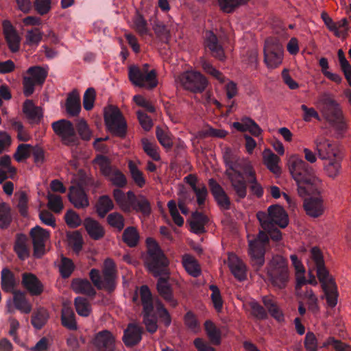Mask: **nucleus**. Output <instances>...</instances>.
I'll return each mask as SVG.
<instances>
[{
    "instance_id": "obj_1",
    "label": "nucleus",
    "mask_w": 351,
    "mask_h": 351,
    "mask_svg": "<svg viewBox=\"0 0 351 351\" xmlns=\"http://www.w3.org/2000/svg\"><path fill=\"white\" fill-rule=\"evenodd\" d=\"M147 254L144 264L154 277H158L156 287L160 295L172 307L178 304L173 296V289L169 282V260L155 239L148 237L146 239Z\"/></svg>"
},
{
    "instance_id": "obj_2",
    "label": "nucleus",
    "mask_w": 351,
    "mask_h": 351,
    "mask_svg": "<svg viewBox=\"0 0 351 351\" xmlns=\"http://www.w3.org/2000/svg\"><path fill=\"white\" fill-rule=\"evenodd\" d=\"M288 165L289 171L296 182L300 196L319 194L322 181L315 176L312 167L298 156H292Z\"/></svg>"
},
{
    "instance_id": "obj_3",
    "label": "nucleus",
    "mask_w": 351,
    "mask_h": 351,
    "mask_svg": "<svg viewBox=\"0 0 351 351\" xmlns=\"http://www.w3.org/2000/svg\"><path fill=\"white\" fill-rule=\"evenodd\" d=\"M311 258L313 263V267L316 270L317 278L322 284L327 304L330 308H333L337 304V287L335 280L325 266L324 256L318 247H313L311 249Z\"/></svg>"
},
{
    "instance_id": "obj_4",
    "label": "nucleus",
    "mask_w": 351,
    "mask_h": 351,
    "mask_svg": "<svg viewBox=\"0 0 351 351\" xmlns=\"http://www.w3.org/2000/svg\"><path fill=\"white\" fill-rule=\"evenodd\" d=\"M267 276L271 285L278 289H284L289 280L287 260L282 256H274L267 266Z\"/></svg>"
},
{
    "instance_id": "obj_5",
    "label": "nucleus",
    "mask_w": 351,
    "mask_h": 351,
    "mask_svg": "<svg viewBox=\"0 0 351 351\" xmlns=\"http://www.w3.org/2000/svg\"><path fill=\"white\" fill-rule=\"evenodd\" d=\"M261 227L264 230H269L274 225L285 228L289 223L288 215L285 209L278 205L269 206L267 213L259 211L256 214Z\"/></svg>"
},
{
    "instance_id": "obj_6",
    "label": "nucleus",
    "mask_w": 351,
    "mask_h": 351,
    "mask_svg": "<svg viewBox=\"0 0 351 351\" xmlns=\"http://www.w3.org/2000/svg\"><path fill=\"white\" fill-rule=\"evenodd\" d=\"M149 65L145 64L143 68L131 66L128 71V77L136 86L152 89L158 84L155 70L148 71Z\"/></svg>"
},
{
    "instance_id": "obj_7",
    "label": "nucleus",
    "mask_w": 351,
    "mask_h": 351,
    "mask_svg": "<svg viewBox=\"0 0 351 351\" xmlns=\"http://www.w3.org/2000/svg\"><path fill=\"white\" fill-rule=\"evenodd\" d=\"M93 162L99 167L102 174L107 177L114 186L124 188L127 185L128 180L125 176L119 169L111 166V161L107 156L97 155L93 160Z\"/></svg>"
},
{
    "instance_id": "obj_8",
    "label": "nucleus",
    "mask_w": 351,
    "mask_h": 351,
    "mask_svg": "<svg viewBox=\"0 0 351 351\" xmlns=\"http://www.w3.org/2000/svg\"><path fill=\"white\" fill-rule=\"evenodd\" d=\"M269 234L265 230L259 232L254 241L249 243V254L251 257L252 265L254 268L258 270L265 263V245L269 242Z\"/></svg>"
},
{
    "instance_id": "obj_9",
    "label": "nucleus",
    "mask_w": 351,
    "mask_h": 351,
    "mask_svg": "<svg viewBox=\"0 0 351 351\" xmlns=\"http://www.w3.org/2000/svg\"><path fill=\"white\" fill-rule=\"evenodd\" d=\"M51 127L62 143L67 146H74L78 143V137L73 124L67 119H60L51 123Z\"/></svg>"
},
{
    "instance_id": "obj_10",
    "label": "nucleus",
    "mask_w": 351,
    "mask_h": 351,
    "mask_svg": "<svg viewBox=\"0 0 351 351\" xmlns=\"http://www.w3.org/2000/svg\"><path fill=\"white\" fill-rule=\"evenodd\" d=\"M182 86L195 93H201L206 89L208 80L204 75L197 71H187L180 77Z\"/></svg>"
},
{
    "instance_id": "obj_11",
    "label": "nucleus",
    "mask_w": 351,
    "mask_h": 351,
    "mask_svg": "<svg viewBox=\"0 0 351 351\" xmlns=\"http://www.w3.org/2000/svg\"><path fill=\"white\" fill-rule=\"evenodd\" d=\"M104 121L110 132L119 137L125 136L127 130L126 122L119 109L114 108L106 112Z\"/></svg>"
},
{
    "instance_id": "obj_12",
    "label": "nucleus",
    "mask_w": 351,
    "mask_h": 351,
    "mask_svg": "<svg viewBox=\"0 0 351 351\" xmlns=\"http://www.w3.org/2000/svg\"><path fill=\"white\" fill-rule=\"evenodd\" d=\"M283 49L281 45L272 40H266L264 47V60L271 69L278 66L282 60Z\"/></svg>"
},
{
    "instance_id": "obj_13",
    "label": "nucleus",
    "mask_w": 351,
    "mask_h": 351,
    "mask_svg": "<svg viewBox=\"0 0 351 351\" xmlns=\"http://www.w3.org/2000/svg\"><path fill=\"white\" fill-rule=\"evenodd\" d=\"M29 235L34 248V256L41 258L45 254V242L49 237V232L36 226L31 229Z\"/></svg>"
},
{
    "instance_id": "obj_14",
    "label": "nucleus",
    "mask_w": 351,
    "mask_h": 351,
    "mask_svg": "<svg viewBox=\"0 0 351 351\" xmlns=\"http://www.w3.org/2000/svg\"><path fill=\"white\" fill-rule=\"evenodd\" d=\"M321 101L323 104L322 113L328 122L337 121L342 117L343 112L339 104L329 94L325 93Z\"/></svg>"
},
{
    "instance_id": "obj_15",
    "label": "nucleus",
    "mask_w": 351,
    "mask_h": 351,
    "mask_svg": "<svg viewBox=\"0 0 351 351\" xmlns=\"http://www.w3.org/2000/svg\"><path fill=\"white\" fill-rule=\"evenodd\" d=\"M128 196L129 201L128 213L132 210L136 213H141L145 216H149L151 214V204L145 195L141 194L136 195L132 191H129Z\"/></svg>"
},
{
    "instance_id": "obj_16",
    "label": "nucleus",
    "mask_w": 351,
    "mask_h": 351,
    "mask_svg": "<svg viewBox=\"0 0 351 351\" xmlns=\"http://www.w3.org/2000/svg\"><path fill=\"white\" fill-rule=\"evenodd\" d=\"M95 351H114L115 338L108 330L98 332L93 339Z\"/></svg>"
},
{
    "instance_id": "obj_17",
    "label": "nucleus",
    "mask_w": 351,
    "mask_h": 351,
    "mask_svg": "<svg viewBox=\"0 0 351 351\" xmlns=\"http://www.w3.org/2000/svg\"><path fill=\"white\" fill-rule=\"evenodd\" d=\"M205 45L215 58L223 61L226 59L224 49L217 35L212 31H206L204 34Z\"/></svg>"
},
{
    "instance_id": "obj_18",
    "label": "nucleus",
    "mask_w": 351,
    "mask_h": 351,
    "mask_svg": "<svg viewBox=\"0 0 351 351\" xmlns=\"http://www.w3.org/2000/svg\"><path fill=\"white\" fill-rule=\"evenodd\" d=\"M102 273V289H105L109 293L112 292L116 288V269L115 265L112 259L107 258L104 261V266Z\"/></svg>"
},
{
    "instance_id": "obj_19",
    "label": "nucleus",
    "mask_w": 351,
    "mask_h": 351,
    "mask_svg": "<svg viewBox=\"0 0 351 351\" xmlns=\"http://www.w3.org/2000/svg\"><path fill=\"white\" fill-rule=\"evenodd\" d=\"M208 186L215 200L217 202L220 208L229 210L230 208L231 202L221 185L214 178H210L208 180Z\"/></svg>"
},
{
    "instance_id": "obj_20",
    "label": "nucleus",
    "mask_w": 351,
    "mask_h": 351,
    "mask_svg": "<svg viewBox=\"0 0 351 351\" xmlns=\"http://www.w3.org/2000/svg\"><path fill=\"white\" fill-rule=\"evenodd\" d=\"M14 252L21 261H25L30 256L31 245L29 238L25 234L17 233L13 246Z\"/></svg>"
},
{
    "instance_id": "obj_21",
    "label": "nucleus",
    "mask_w": 351,
    "mask_h": 351,
    "mask_svg": "<svg viewBox=\"0 0 351 351\" xmlns=\"http://www.w3.org/2000/svg\"><path fill=\"white\" fill-rule=\"evenodd\" d=\"M314 145L315 150L321 160H330L336 157L337 151L335 146L328 139L317 138L315 140Z\"/></svg>"
},
{
    "instance_id": "obj_22",
    "label": "nucleus",
    "mask_w": 351,
    "mask_h": 351,
    "mask_svg": "<svg viewBox=\"0 0 351 351\" xmlns=\"http://www.w3.org/2000/svg\"><path fill=\"white\" fill-rule=\"evenodd\" d=\"M3 29L10 50L13 53L17 52L19 50L21 38L16 30L12 23L6 20L3 22Z\"/></svg>"
},
{
    "instance_id": "obj_23",
    "label": "nucleus",
    "mask_w": 351,
    "mask_h": 351,
    "mask_svg": "<svg viewBox=\"0 0 351 351\" xmlns=\"http://www.w3.org/2000/svg\"><path fill=\"white\" fill-rule=\"evenodd\" d=\"M21 284L32 295H39L43 291V285L37 276L32 273L22 274Z\"/></svg>"
},
{
    "instance_id": "obj_24",
    "label": "nucleus",
    "mask_w": 351,
    "mask_h": 351,
    "mask_svg": "<svg viewBox=\"0 0 351 351\" xmlns=\"http://www.w3.org/2000/svg\"><path fill=\"white\" fill-rule=\"evenodd\" d=\"M68 197L77 208H84L89 205L87 195L81 186H71L69 189Z\"/></svg>"
},
{
    "instance_id": "obj_25",
    "label": "nucleus",
    "mask_w": 351,
    "mask_h": 351,
    "mask_svg": "<svg viewBox=\"0 0 351 351\" xmlns=\"http://www.w3.org/2000/svg\"><path fill=\"white\" fill-rule=\"evenodd\" d=\"M143 328L134 324H130L124 330L123 341L126 346L132 347L138 344L141 339Z\"/></svg>"
},
{
    "instance_id": "obj_26",
    "label": "nucleus",
    "mask_w": 351,
    "mask_h": 351,
    "mask_svg": "<svg viewBox=\"0 0 351 351\" xmlns=\"http://www.w3.org/2000/svg\"><path fill=\"white\" fill-rule=\"evenodd\" d=\"M254 170L249 162L245 161L244 160L238 157L229 167L226 169L225 174L226 176H229V173L233 176L237 174L245 175L247 177L250 174H252Z\"/></svg>"
},
{
    "instance_id": "obj_27",
    "label": "nucleus",
    "mask_w": 351,
    "mask_h": 351,
    "mask_svg": "<svg viewBox=\"0 0 351 351\" xmlns=\"http://www.w3.org/2000/svg\"><path fill=\"white\" fill-rule=\"evenodd\" d=\"M304 208L308 215L318 217L324 212L323 201L318 196H311L304 199Z\"/></svg>"
},
{
    "instance_id": "obj_28",
    "label": "nucleus",
    "mask_w": 351,
    "mask_h": 351,
    "mask_svg": "<svg viewBox=\"0 0 351 351\" xmlns=\"http://www.w3.org/2000/svg\"><path fill=\"white\" fill-rule=\"evenodd\" d=\"M23 112L30 124L38 123L43 116L42 108L36 106L29 99L24 102Z\"/></svg>"
},
{
    "instance_id": "obj_29",
    "label": "nucleus",
    "mask_w": 351,
    "mask_h": 351,
    "mask_svg": "<svg viewBox=\"0 0 351 351\" xmlns=\"http://www.w3.org/2000/svg\"><path fill=\"white\" fill-rule=\"evenodd\" d=\"M233 127L239 132L249 131L254 136H258L263 132L259 125L248 117L242 118L241 123L234 122Z\"/></svg>"
},
{
    "instance_id": "obj_30",
    "label": "nucleus",
    "mask_w": 351,
    "mask_h": 351,
    "mask_svg": "<svg viewBox=\"0 0 351 351\" xmlns=\"http://www.w3.org/2000/svg\"><path fill=\"white\" fill-rule=\"evenodd\" d=\"M83 224L91 239L99 240L104 237L105 230L97 221L90 217H87L84 219Z\"/></svg>"
},
{
    "instance_id": "obj_31",
    "label": "nucleus",
    "mask_w": 351,
    "mask_h": 351,
    "mask_svg": "<svg viewBox=\"0 0 351 351\" xmlns=\"http://www.w3.org/2000/svg\"><path fill=\"white\" fill-rule=\"evenodd\" d=\"M230 180L232 187L235 191L237 195L243 199L247 195V184L245 180L244 175L237 174L233 176L229 173V176H227Z\"/></svg>"
},
{
    "instance_id": "obj_32",
    "label": "nucleus",
    "mask_w": 351,
    "mask_h": 351,
    "mask_svg": "<svg viewBox=\"0 0 351 351\" xmlns=\"http://www.w3.org/2000/svg\"><path fill=\"white\" fill-rule=\"evenodd\" d=\"M189 221L191 230L195 234H202L206 232L205 225L208 223V217L202 213L195 211L192 213Z\"/></svg>"
},
{
    "instance_id": "obj_33",
    "label": "nucleus",
    "mask_w": 351,
    "mask_h": 351,
    "mask_svg": "<svg viewBox=\"0 0 351 351\" xmlns=\"http://www.w3.org/2000/svg\"><path fill=\"white\" fill-rule=\"evenodd\" d=\"M72 288L77 293L84 294L90 297L96 295V291L91 283L86 279H74L72 281Z\"/></svg>"
},
{
    "instance_id": "obj_34",
    "label": "nucleus",
    "mask_w": 351,
    "mask_h": 351,
    "mask_svg": "<svg viewBox=\"0 0 351 351\" xmlns=\"http://www.w3.org/2000/svg\"><path fill=\"white\" fill-rule=\"evenodd\" d=\"M182 263L186 272L194 278L201 274V269L197 261L190 254H184L182 256Z\"/></svg>"
},
{
    "instance_id": "obj_35",
    "label": "nucleus",
    "mask_w": 351,
    "mask_h": 351,
    "mask_svg": "<svg viewBox=\"0 0 351 351\" xmlns=\"http://www.w3.org/2000/svg\"><path fill=\"white\" fill-rule=\"evenodd\" d=\"M13 302L15 308L21 313L28 314L32 311V304L26 298L25 293L21 291L14 292Z\"/></svg>"
},
{
    "instance_id": "obj_36",
    "label": "nucleus",
    "mask_w": 351,
    "mask_h": 351,
    "mask_svg": "<svg viewBox=\"0 0 351 351\" xmlns=\"http://www.w3.org/2000/svg\"><path fill=\"white\" fill-rule=\"evenodd\" d=\"M12 220L13 217L10 205L4 202H0V229H8Z\"/></svg>"
},
{
    "instance_id": "obj_37",
    "label": "nucleus",
    "mask_w": 351,
    "mask_h": 351,
    "mask_svg": "<svg viewBox=\"0 0 351 351\" xmlns=\"http://www.w3.org/2000/svg\"><path fill=\"white\" fill-rule=\"evenodd\" d=\"M95 208L99 217L104 218L108 212L114 208V203L108 195H101L98 199Z\"/></svg>"
},
{
    "instance_id": "obj_38",
    "label": "nucleus",
    "mask_w": 351,
    "mask_h": 351,
    "mask_svg": "<svg viewBox=\"0 0 351 351\" xmlns=\"http://www.w3.org/2000/svg\"><path fill=\"white\" fill-rule=\"evenodd\" d=\"M66 112L71 116H77L81 110L80 99L79 94L72 92L69 94L66 103Z\"/></svg>"
},
{
    "instance_id": "obj_39",
    "label": "nucleus",
    "mask_w": 351,
    "mask_h": 351,
    "mask_svg": "<svg viewBox=\"0 0 351 351\" xmlns=\"http://www.w3.org/2000/svg\"><path fill=\"white\" fill-rule=\"evenodd\" d=\"M263 302L265 306L267 308L270 315L278 322L284 320V315L279 308L276 300L269 297L264 296L263 298Z\"/></svg>"
},
{
    "instance_id": "obj_40",
    "label": "nucleus",
    "mask_w": 351,
    "mask_h": 351,
    "mask_svg": "<svg viewBox=\"0 0 351 351\" xmlns=\"http://www.w3.org/2000/svg\"><path fill=\"white\" fill-rule=\"evenodd\" d=\"M139 234L134 226L126 228L123 232V241L130 247H136L139 241Z\"/></svg>"
},
{
    "instance_id": "obj_41",
    "label": "nucleus",
    "mask_w": 351,
    "mask_h": 351,
    "mask_svg": "<svg viewBox=\"0 0 351 351\" xmlns=\"http://www.w3.org/2000/svg\"><path fill=\"white\" fill-rule=\"evenodd\" d=\"M204 328L206 335L214 345H219L221 343V331L210 320H206L204 323Z\"/></svg>"
},
{
    "instance_id": "obj_42",
    "label": "nucleus",
    "mask_w": 351,
    "mask_h": 351,
    "mask_svg": "<svg viewBox=\"0 0 351 351\" xmlns=\"http://www.w3.org/2000/svg\"><path fill=\"white\" fill-rule=\"evenodd\" d=\"M319 65L321 67L322 74L329 80L335 82L337 84H340L343 82V77L337 73H332L328 71L329 64L328 59L326 58H321L319 60Z\"/></svg>"
},
{
    "instance_id": "obj_43",
    "label": "nucleus",
    "mask_w": 351,
    "mask_h": 351,
    "mask_svg": "<svg viewBox=\"0 0 351 351\" xmlns=\"http://www.w3.org/2000/svg\"><path fill=\"white\" fill-rule=\"evenodd\" d=\"M229 267L234 276L239 281L246 278V267L244 263L237 258L230 261Z\"/></svg>"
},
{
    "instance_id": "obj_44",
    "label": "nucleus",
    "mask_w": 351,
    "mask_h": 351,
    "mask_svg": "<svg viewBox=\"0 0 351 351\" xmlns=\"http://www.w3.org/2000/svg\"><path fill=\"white\" fill-rule=\"evenodd\" d=\"M140 296L143 311L154 310L152 294L149 288L147 285H143L141 287Z\"/></svg>"
},
{
    "instance_id": "obj_45",
    "label": "nucleus",
    "mask_w": 351,
    "mask_h": 351,
    "mask_svg": "<svg viewBox=\"0 0 351 351\" xmlns=\"http://www.w3.org/2000/svg\"><path fill=\"white\" fill-rule=\"evenodd\" d=\"M75 317V313L71 308L64 307L61 315L62 326L69 330H76L77 324Z\"/></svg>"
},
{
    "instance_id": "obj_46",
    "label": "nucleus",
    "mask_w": 351,
    "mask_h": 351,
    "mask_svg": "<svg viewBox=\"0 0 351 351\" xmlns=\"http://www.w3.org/2000/svg\"><path fill=\"white\" fill-rule=\"evenodd\" d=\"M142 148L147 156L152 158L155 161H158L160 159L158 154V146L154 141H151L146 138L141 139Z\"/></svg>"
},
{
    "instance_id": "obj_47",
    "label": "nucleus",
    "mask_w": 351,
    "mask_h": 351,
    "mask_svg": "<svg viewBox=\"0 0 351 351\" xmlns=\"http://www.w3.org/2000/svg\"><path fill=\"white\" fill-rule=\"evenodd\" d=\"M15 287V278L13 273L8 268L1 271V288L5 292H11Z\"/></svg>"
},
{
    "instance_id": "obj_48",
    "label": "nucleus",
    "mask_w": 351,
    "mask_h": 351,
    "mask_svg": "<svg viewBox=\"0 0 351 351\" xmlns=\"http://www.w3.org/2000/svg\"><path fill=\"white\" fill-rule=\"evenodd\" d=\"M142 313L143 323L146 326L147 330L152 334L154 333L158 329V319L154 310L149 311H143Z\"/></svg>"
},
{
    "instance_id": "obj_49",
    "label": "nucleus",
    "mask_w": 351,
    "mask_h": 351,
    "mask_svg": "<svg viewBox=\"0 0 351 351\" xmlns=\"http://www.w3.org/2000/svg\"><path fill=\"white\" fill-rule=\"evenodd\" d=\"M27 73V77H32L38 85H42L47 76V72L38 66L29 68Z\"/></svg>"
},
{
    "instance_id": "obj_50",
    "label": "nucleus",
    "mask_w": 351,
    "mask_h": 351,
    "mask_svg": "<svg viewBox=\"0 0 351 351\" xmlns=\"http://www.w3.org/2000/svg\"><path fill=\"white\" fill-rule=\"evenodd\" d=\"M248 0H218L220 9L226 13H232L238 7L247 3Z\"/></svg>"
},
{
    "instance_id": "obj_51",
    "label": "nucleus",
    "mask_w": 351,
    "mask_h": 351,
    "mask_svg": "<svg viewBox=\"0 0 351 351\" xmlns=\"http://www.w3.org/2000/svg\"><path fill=\"white\" fill-rule=\"evenodd\" d=\"M68 241L69 245L72 247L75 253H79L83 246V238L82 234L78 231H74L67 234Z\"/></svg>"
},
{
    "instance_id": "obj_52",
    "label": "nucleus",
    "mask_w": 351,
    "mask_h": 351,
    "mask_svg": "<svg viewBox=\"0 0 351 351\" xmlns=\"http://www.w3.org/2000/svg\"><path fill=\"white\" fill-rule=\"evenodd\" d=\"M48 319V313L44 309H39L32 315L31 323L36 329H41Z\"/></svg>"
},
{
    "instance_id": "obj_53",
    "label": "nucleus",
    "mask_w": 351,
    "mask_h": 351,
    "mask_svg": "<svg viewBox=\"0 0 351 351\" xmlns=\"http://www.w3.org/2000/svg\"><path fill=\"white\" fill-rule=\"evenodd\" d=\"M43 38V33L38 28H32L27 31L25 44L29 46H38Z\"/></svg>"
},
{
    "instance_id": "obj_54",
    "label": "nucleus",
    "mask_w": 351,
    "mask_h": 351,
    "mask_svg": "<svg viewBox=\"0 0 351 351\" xmlns=\"http://www.w3.org/2000/svg\"><path fill=\"white\" fill-rule=\"evenodd\" d=\"M128 168L131 177L135 184L138 187L142 188L145 184V179L143 176V172L138 169L137 166L132 161L129 162Z\"/></svg>"
},
{
    "instance_id": "obj_55",
    "label": "nucleus",
    "mask_w": 351,
    "mask_h": 351,
    "mask_svg": "<svg viewBox=\"0 0 351 351\" xmlns=\"http://www.w3.org/2000/svg\"><path fill=\"white\" fill-rule=\"evenodd\" d=\"M156 136L160 144L166 149H171L173 146V141L169 132L160 127L156 130Z\"/></svg>"
},
{
    "instance_id": "obj_56",
    "label": "nucleus",
    "mask_w": 351,
    "mask_h": 351,
    "mask_svg": "<svg viewBox=\"0 0 351 351\" xmlns=\"http://www.w3.org/2000/svg\"><path fill=\"white\" fill-rule=\"evenodd\" d=\"M121 188L115 189L113 190V197L117 202V204L119 206L120 208L123 212H128L129 207L128 206L129 201H128V192L126 194L124 193V192L121 190Z\"/></svg>"
},
{
    "instance_id": "obj_57",
    "label": "nucleus",
    "mask_w": 351,
    "mask_h": 351,
    "mask_svg": "<svg viewBox=\"0 0 351 351\" xmlns=\"http://www.w3.org/2000/svg\"><path fill=\"white\" fill-rule=\"evenodd\" d=\"M108 223L118 231H121L125 226L124 217L119 213L114 212L109 214L107 217Z\"/></svg>"
},
{
    "instance_id": "obj_58",
    "label": "nucleus",
    "mask_w": 351,
    "mask_h": 351,
    "mask_svg": "<svg viewBox=\"0 0 351 351\" xmlns=\"http://www.w3.org/2000/svg\"><path fill=\"white\" fill-rule=\"evenodd\" d=\"M279 160L278 156L272 152L264 156L265 165L274 174H279L280 173V168L278 166Z\"/></svg>"
},
{
    "instance_id": "obj_59",
    "label": "nucleus",
    "mask_w": 351,
    "mask_h": 351,
    "mask_svg": "<svg viewBox=\"0 0 351 351\" xmlns=\"http://www.w3.org/2000/svg\"><path fill=\"white\" fill-rule=\"evenodd\" d=\"M75 306L77 313L80 316L88 317L91 311L89 302L82 297H77L75 299Z\"/></svg>"
},
{
    "instance_id": "obj_60",
    "label": "nucleus",
    "mask_w": 351,
    "mask_h": 351,
    "mask_svg": "<svg viewBox=\"0 0 351 351\" xmlns=\"http://www.w3.org/2000/svg\"><path fill=\"white\" fill-rule=\"evenodd\" d=\"M328 160V163L324 167L326 173L329 177L335 178L339 174L341 162L336 157Z\"/></svg>"
},
{
    "instance_id": "obj_61",
    "label": "nucleus",
    "mask_w": 351,
    "mask_h": 351,
    "mask_svg": "<svg viewBox=\"0 0 351 351\" xmlns=\"http://www.w3.org/2000/svg\"><path fill=\"white\" fill-rule=\"evenodd\" d=\"M133 21L134 27L140 36H143L147 34V23L142 15L137 14L134 16Z\"/></svg>"
},
{
    "instance_id": "obj_62",
    "label": "nucleus",
    "mask_w": 351,
    "mask_h": 351,
    "mask_svg": "<svg viewBox=\"0 0 351 351\" xmlns=\"http://www.w3.org/2000/svg\"><path fill=\"white\" fill-rule=\"evenodd\" d=\"M75 268L73 261L68 258L62 257L60 265V272L62 278H69Z\"/></svg>"
},
{
    "instance_id": "obj_63",
    "label": "nucleus",
    "mask_w": 351,
    "mask_h": 351,
    "mask_svg": "<svg viewBox=\"0 0 351 351\" xmlns=\"http://www.w3.org/2000/svg\"><path fill=\"white\" fill-rule=\"evenodd\" d=\"M47 198L49 209L56 213H60L62 210L63 204L60 195L49 194Z\"/></svg>"
},
{
    "instance_id": "obj_64",
    "label": "nucleus",
    "mask_w": 351,
    "mask_h": 351,
    "mask_svg": "<svg viewBox=\"0 0 351 351\" xmlns=\"http://www.w3.org/2000/svg\"><path fill=\"white\" fill-rule=\"evenodd\" d=\"M33 6L38 14L43 16L51 10V0H35Z\"/></svg>"
}]
</instances>
